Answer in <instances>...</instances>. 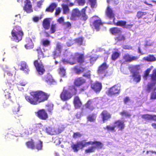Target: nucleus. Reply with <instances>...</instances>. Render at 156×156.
Here are the masks:
<instances>
[{
    "label": "nucleus",
    "mask_w": 156,
    "mask_h": 156,
    "mask_svg": "<svg viewBox=\"0 0 156 156\" xmlns=\"http://www.w3.org/2000/svg\"><path fill=\"white\" fill-rule=\"evenodd\" d=\"M49 96L48 93L39 90L30 92V95L25 96V98L30 104L35 105L47 101Z\"/></svg>",
    "instance_id": "obj_1"
},
{
    "label": "nucleus",
    "mask_w": 156,
    "mask_h": 156,
    "mask_svg": "<svg viewBox=\"0 0 156 156\" xmlns=\"http://www.w3.org/2000/svg\"><path fill=\"white\" fill-rule=\"evenodd\" d=\"M80 149H83L85 147H87L90 145H95L92 146L86 149L85 150L86 153H90L94 152L96 149H101L103 146V144L100 141H94L87 142L86 140H83L81 141L77 142Z\"/></svg>",
    "instance_id": "obj_2"
},
{
    "label": "nucleus",
    "mask_w": 156,
    "mask_h": 156,
    "mask_svg": "<svg viewBox=\"0 0 156 156\" xmlns=\"http://www.w3.org/2000/svg\"><path fill=\"white\" fill-rule=\"evenodd\" d=\"M77 93L76 88L74 85L65 87L60 94V98L63 101H66L70 99Z\"/></svg>",
    "instance_id": "obj_3"
},
{
    "label": "nucleus",
    "mask_w": 156,
    "mask_h": 156,
    "mask_svg": "<svg viewBox=\"0 0 156 156\" xmlns=\"http://www.w3.org/2000/svg\"><path fill=\"white\" fill-rule=\"evenodd\" d=\"M11 34L13 40L17 42L22 40L23 35L21 27L18 26L14 27Z\"/></svg>",
    "instance_id": "obj_4"
},
{
    "label": "nucleus",
    "mask_w": 156,
    "mask_h": 156,
    "mask_svg": "<svg viewBox=\"0 0 156 156\" xmlns=\"http://www.w3.org/2000/svg\"><path fill=\"white\" fill-rule=\"evenodd\" d=\"M107 57L104 58V62L99 66L97 71L98 74L103 77L107 75L108 72L106 70L109 67V65L107 64Z\"/></svg>",
    "instance_id": "obj_5"
},
{
    "label": "nucleus",
    "mask_w": 156,
    "mask_h": 156,
    "mask_svg": "<svg viewBox=\"0 0 156 156\" xmlns=\"http://www.w3.org/2000/svg\"><path fill=\"white\" fill-rule=\"evenodd\" d=\"M33 64L39 74L41 75L44 73L45 70L44 66L40 59L37 58V59L34 60Z\"/></svg>",
    "instance_id": "obj_6"
},
{
    "label": "nucleus",
    "mask_w": 156,
    "mask_h": 156,
    "mask_svg": "<svg viewBox=\"0 0 156 156\" xmlns=\"http://www.w3.org/2000/svg\"><path fill=\"white\" fill-rule=\"evenodd\" d=\"M121 86L119 84H115L109 88L106 93L108 96H112L119 94Z\"/></svg>",
    "instance_id": "obj_7"
},
{
    "label": "nucleus",
    "mask_w": 156,
    "mask_h": 156,
    "mask_svg": "<svg viewBox=\"0 0 156 156\" xmlns=\"http://www.w3.org/2000/svg\"><path fill=\"white\" fill-rule=\"evenodd\" d=\"M75 57H76V62L80 64L84 63V64H87L88 61L87 59V56L85 57L83 53L76 52L75 53Z\"/></svg>",
    "instance_id": "obj_8"
},
{
    "label": "nucleus",
    "mask_w": 156,
    "mask_h": 156,
    "mask_svg": "<svg viewBox=\"0 0 156 156\" xmlns=\"http://www.w3.org/2000/svg\"><path fill=\"white\" fill-rule=\"evenodd\" d=\"M95 18H97L94 20L92 23V24H90L91 26L93 28H95L97 31H98L100 30V27L103 25V23L101 22V19L99 18L97 16H94L92 17V19Z\"/></svg>",
    "instance_id": "obj_9"
},
{
    "label": "nucleus",
    "mask_w": 156,
    "mask_h": 156,
    "mask_svg": "<svg viewBox=\"0 0 156 156\" xmlns=\"http://www.w3.org/2000/svg\"><path fill=\"white\" fill-rule=\"evenodd\" d=\"M36 115L39 119L42 120H46L48 118V113L44 109L39 110L36 113Z\"/></svg>",
    "instance_id": "obj_10"
},
{
    "label": "nucleus",
    "mask_w": 156,
    "mask_h": 156,
    "mask_svg": "<svg viewBox=\"0 0 156 156\" xmlns=\"http://www.w3.org/2000/svg\"><path fill=\"white\" fill-rule=\"evenodd\" d=\"M91 88L96 93H99L102 89L101 83L96 81L91 85Z\"/></svg>",
    "instance_id": "obj_11"
},
{
    "label": "nucleus",
    "mask_w": 156,
    "mask_h": 156,
    "mask_svg": "<svg viewBox=\"0 0 156 156\" xmlns=\"http://www.w3.org/2000/svg\"><path fill=\"white\" fill-rule=\"evenodd\" d=\"M102 121L103 122L109 120L112 118V115L107 110H103L100 114Z\"/></svg>",
    "instance_id": "obj_12"
},
{
    "label": "nucleus",
    "mask_w": 156,
    "mask_h": 156,
    "mask_svg": "<svg viewBox=\"0 0 156 156\" xmlns=\"http://www.w3.org/2000/svg\"><path fill=\"white\" fill-rule=\"evenodd\" d=\"M80 11L78 8H76L73 9L71 13L70 19L72 20H75L78 17L81 16Z\"/></svg>",
    "instance_id": "obj_13"
},
{
    "label": "nucleus",
    "mask_w": 156,
    "mask_h": 156,
    "mask_svg": "<svg viewBox=\"0 0 156 156\" xmlns=\"http://www.w3.org/2000/svg\"><path fill=\"white\" fill-rule=\"evenodd\" d=\"M105 15L106 17L110 20L113 19V20H115V14L112 9L109 6H108L106 8Z\"/></svg>",
    "instance_id": "obj_14"
},
{
    "label": "nucleus",
    "mask_w": 156,
    "mask_h": 156,
    "mask_svg": "<svg viewBox=\"0 0 156 156\" xmlns=\"http://www.w3.org/2000/svg\"><path fill=\"white\" fill-rule=\"evenodd\" d=\"M113 124L115 125V127L118 129V130L120 131H122L125 127L124 122L120 120H117L115 121Z\"/></svg>",
    "instance_id": "obj_15"
},
{
    "label": "nucleus",
    "mask_w": 156,
    "mask_h": 156,
    "mask_svg": "<svg viewBox=\"0 0 156 156\" xmlns=\"http://www.w3.org/2000/svg\"><path fill=\"white\" fill-rule=\"evenodd\" d=\"M86 82V80L82 77H80L76 78L74 81L75 86H80Z\"/></svg>",
    "instance_id": "obj_16"
},
{
    "label": "nucleus",
    "mask_w": 156,
    "mask_h": 156,
    "mask_svg": "<svg viewBox=\"0 0 156 156\" xmlns=\"http://www.w3.org/2000/svg\"><path fill=\"white\" fill-rule=\"evenodd\" d=\"M73 104L75 109L80 108L82 106V103L78 96H76L74 97Z\"/></svg>",
    "instance_id": "obj_17"
},
{
    "label": "nucleus",
    "mask_w": 156,
    "mask_h": 156,
    "mask_svg": "<svg viewBox=\"0 0 156 156\" xmlns=\"http://www.w3.org/2000/svg\"><path fill=\"white\" fill-rule=\"evenodd\" d=\"M123 59L125 60L126 62H131L133 61L136 60L139 58L137 56H132L129 55L128 54H125L122 57Z\"/></svg>",
    "instance_id": "obj_18"
},
{
    "label": "nucleus",
    "mask_w": 156,
    "mask_h": 156,
    "mask_svg": "<svg viewBox=\"0 0 156 156\" xmlns=\"http://www.w3.org/2000/svg\"><path fill=\"white\" fill-rule=\"evenodd\" d=\"M156 82L151 81L148 83L147 85L146 90L148 92H150L151 90L154 91L156 90Z\"/></svg>",
    "instance_id": "obj_19"
},
{
    "label": "nucleus",
    "mask_w": 156,
    "mask_h": 156,
    "mask_svg": "<svg viewBox=\"0 0 156 156\" xmlns=\"http://www.w3.org/2000/svg\"><path fill=\"white\" fill-rule=\"evenodd\" d=\"M20 69L23 71L25 73H28L30 70L26 62L24 61L21 62L20 64Z\"/></svg>",
    "instance_id": "obj_20"
},
{
    "label": "nucleus",
    "mask_w": 156,
    "mask_h": 156,
    "mask_svg": "<svg viewBox=\"0 0 156 156\" xmlns=\"http://www.w3.org/2000/svg\"><path fill=\"white\" fill-rule=\"evenodd\" d=\"M73 69L75 73L78 75H80L84 72L86 69L85 67L78 66H74Z\"/></svg>",
    "instance_id": "obj_21"
},
{
    "label": "nucleus",
    "mask_w": 156,
    "mask_h": 156,
    "mask_svg": "<svg viewBox=\"0 0 156 156\" xmlns=\"http://www.w3.org/2000/svg\"><path fill=\"white\" fill-rule=\"evenodd\" d=\"M85 108L90 111H92L94 107L93 105V101L92 100H89L85 104Z\"/></svg>",
    "instance_id": "obj_22"
},
{
    "label": "nucleus",
    "mask_w": 156,
    "mask_h": 156,
    "mask_svg": "<svg viewBox=\"0 0 156 156\" xmlns=\"http://www.w3.org/2000/svg\"><path fill=\"white\" fill-rule=\"evenodd\" d=\"M132 77L133 80L137 83L139 82L141 79V76L139 71H134L133 73Z\"/></svg>",
    "instance_id": "obj_23"
},
{
    "label": "nucleus",
    "mask_w": 156,
    "mask_h": 156,
    "mask_svg": "<svg viewBox=\"0 0 156 156\" xmlns=\"http://www.w3.org/2000/svg\"><path fill=\"white\" fill-rule=\"evenodd\" d=\"M109 31L111 33L114 35L121 34L122 32L121 29L117 27L111 28L109 29Z\"/></svg>",
    "instance_id": "obj_24"
},
{
    "label": "nucleus",
    "mask_w": 156,
    "mask_h": 156,
    "mask_svg": "<svg viewBox=\"0 0 156 156\" xmlns=\"http://www.w3.org/2000/svg\"><path fill=\"white\" fill-rule=\"evenodd\" d=\"M42 23L43 27L45 30H48L49 29L50 24V18H46L44 19Z\"/></svg>",
    "instance_id": "obj_25"
},
{
    "label": "nucleus",
    "mask_w": 156,
    "mask_h": 156,
    "mask_svg": "<svg viewBox=\"0 0 156 156\" xmlns=\"http://www.w3.org/2000/svg\"><path fill=\"white\" fill-rule=\"evenodd\" d=\"M98 56H92L91 55L87 56V59L88 61L87 63L89 62L91 65L92 66L96 62L98 58Z\"/></svg>",
    "instance_id": "obj_26"
},
{
    "label": "nucleus",
    "mask_w": 156,
    "mask_h": 156,
    "mask_svg": "<svg viewBox=\"0 0 156 156\" xmlns=\"http://www.w3.org/2000/svg\"><path fill=\"white\" fill-rule=\"evenodd\" d=\"M57 6V5L56 3L53 2L46 8L45 11L52 13L54 11L55 9Z\"/></svg>",
    "instance_id": "obj_27"
},
{
    "label": "nucleus",
    "mask_w": 156,
    "mask_h": 156,
    "mask_svg": "<svg viewBox=\"0 0 156 156\" xmlns=\"http://www.w3.org/2000/svg\"><path fill=\"white\" fill-rule=\"evenodd\" d=\"M87 8V6H86L82 9L81 10L80 13V17H81L82 20L84 21H86L88 18L86 14L85 13Z\"/></svg>",
    "instance_id": "obj_28"
},
{
    "label": "nucleus",
    "mask_w": 156,
    "mask_h": 156,
    "mask_svg": "<svg viewBox=\"0 0 156 156\" xmlns=\"http://www.w3.org/2000/svg\"><path fill=\"white\" fill-rule=\"evenodd\" d=\"M113 23L114 25L120 26L123 28L126 24V22L124 20H120L115 22V20H113Z\"/></svg>",
    "instance_id": "obj_29"
},
{
    "label": "nucleus",
    "mask_w": 156,
    "mask_h": 156,
    "mask_svg": "<svg viewBox=\"0 0 156 156\" xmlns=\"http://www.w3.org/2000/svg\"><path fill=\"white\" fill-rule=\"evenodd\" d=\"M120 55V52L118 51H113L111 56V59L112 61L116 60L119 56Z\"/></svg>",
    "instance_id": "obj_30"
},
{
    "label": "nucleus",
    "mask_w": 156,
    "mask_h": 156,
    "mask_svg": "<svg viewBox=\"0 0 156 156\" xmlns=\"http://www.w3.org/2000/svg\"><path fill=\"white\" fill-rule=\"evenodd\" d=\"M143 59L147 62H154L156 60V58L153 55H149L147 56L144 57Z\"/></svg>",
    "instance_id": "obj_31"
},
{
    "label": "nucleus",
    "mask_w": 156,
    "mask_h": 156,
    "mask_svg": "<svg viewBox=\"0 0 156 156\" xmlns=\"http://www.w3.org/2000/svg\"><path fill=\"white\" fill-rule=\"evenodd\" d=\"M36 51H37L38 54V58L41 59V58H43L44 56V54L40 47H38L36 49Z\"/></svg>",
    "instance_id": "obj_32"
},
{
    "label": "nucleus",
    "mask_w": 156,
    "mask_h": 156,
    "mask_svg": "<svg viewBox=\"0 0 156 156\" xmlns=\"http://www.w3.org/2000/svg\"><path fill=\"white\" fill-rule=\"evenodd\" d=\"M147 14V12H145L139 11L136 13V17L138 19H140L143 18V17L146 15Z\"/></svg>",
    "instance_id": "obj_33"
},
{
    "label": "nucleus",
    "mask_w": 156,
    "mask_h": 156,
    "mask_svg": "<svg viewBox=\"0 0 156 156\" xmlns=\"http://www.w3.org/2000/svg\"><path fill=\"white\" fill-rule=\"evenodd\" d=\"M63 9V14H67L69 12V9L67 5L64 4L61 5Z\"/></svg>",
    "instance_id": "obj_34"
},
{
    "label": "nucleus",
    "mask_w": 156,
    "mask_h": 156,
    "mask_svg": "<svg viewBox=\"0 0 156 156\" xmlns=\"http://www.w3.org/2000/svg\"><path fill=\"white\" fill-rule=\"evenodd\" d=\"M19 106L18 105L15 106L12 108L13 114L14 115H17L16 116H19Z\"/></svg>",
    "instance_id": "obj_35"
},
{
    "label": "nucleus",
    "mask_w": 156,
    "mask_h": 156,
    "mask_svg": "<svg viewBox=\"0 0 156 156\" xmlns=\"http://www.w3.org/2000/svg\"><path fill=\"white\" fill-rule=\"evenodd\" d=\"M26 144L28 147L32 149H35L34 143L32 139H31L30 141L27 142Z\"/></svg>",
    "instance_id": "obj_36"
},
{
    "label": "nucleus",
    "mask_w": 156,
    "mask_h": 156,
    "mask_svg": "<svg viewBox=\"0 0 156 156\" xmlns=\"http://www.w3.org/2000/svg\"><path fill=\"white\" fill-rule=\"evenodd\" d=\"M42 142L40 140H38V142L34 144L35 149H37L38 150H41L42 149Z\"/></svg>",
    "instance_id": "obj_37"
},
{
    "label": "nucleus",
    "mask_w": 156,
    "mask_h": 156,
    "mask_svg": "<svg viewBox=\"0 0 156 156\" xmlns=\"http://www.w3.org/2000/svg\"><path fill=\"white\" fill-rule=\"evenodd\" d=\"M96 117L94 114L89 115L87 117V121L91 122H94L96 120Z\"/></svg>",
    "instance_id": "obj_38"
},
{
    "label": "nucleus",
    "mask_w": 156,
    "mask_h": 156,
    "mask_svg": "<svg viewBox=\"0 0 156 156\" xmlns=\"http://www.w3.org/2000/svg\"><path fill=\"white\" fill-rule=\"evenodd\" d=\"M83 37H80L75 39L74 41L77 44L79 45L80 46L83 44Z\"/></svg>",
    "instance_id": "obj_39"
},
{
    "label": "nucleus",
    "mask_w": 156,
    "mask_h": 156,
    "mask_svg": "<svg viewBox=\"0 0 156 156\" xmlns=\"http://www.w3.org/2000/svg\"><path fill=\"white\" fill-rule=\"evenodd\" d=\"M45 131L47 133L51 135H53L55 133L54 129L50 126L47 127L45 129Z\"/></svg>",
    "instance_id": "obj_40"
},
{
    "label": "nucleus",
    "mask_w": 156,
    "mask_h": 156,
    "mask_svg": "<svg viewBox=\"0 0 156 156\" xmlns=\"http://www.w3.org/2000/svg\"><path fill=\"white\" fill-rule=\"evenodd\" d=\"M65 29H70L72 27L71 23L69 22H64L62 24Z\"/></svg>",
    "instance_id": "obj_41"
},
{
    "label": "nucleus",
    "mask_w": 156,
    "mask_h": 156,
    "mask_svg": "<svg viewBox=\"0 0 156 156\" xmlns=\"http://www.w3.org/2000/svg\"><path fill=\"white\" fill-rule=\"evenodd\" d=\"M115 125L111 126L110 125H107L105 128H104V129H107L108 131H111L112 132H115Z\"/></svg>",
    "instance_id": "obj_42"
},
{
    "label": "nucleus",
    "mask_w": 156,
    "mask_h": 156,
    "mask_svg": "<svg viewBox=\"0 0 156 156\" xmlns=\"http://www.w3.org/2000/svg\"><path fill=\"white\" fill-rule=\"evenodd\" d=\"M151 81L156 82V69H154L151 75Z\"/></svg>",
    "instance_id": "obj_43"
},
{
    "label": "nucleus",
    "mask_w": 156,
    "mask_h": 156,
    "mask_svg": "<svg viewBox=\"0 0 156 156\" xmlns=\"http://www.w3.org/2000/svg\"><path fill=\"white\" fill-rule=\"evenodd\" d=\"M71 147L73 151L76 152H77L80 149V147L78 144H77V142L76 144H73L71 145Z\"/></svg>",
    "instance_id": "obj_44"
},
{
    "label": "nucleus",
    "mask_w": 156,
    "mask_h": 156,
    "mask_svg": "<svg viewBox=\"0 0 156 156\" xmlns=\"http://www.w3.org/2000/svg\"><path fill=\"white\" fill-rule=\"evenodd\" d=\"M125 36L121 34L119 35L116 37L115 40L118 41H124L125 40Z\"/></svg>",
    "instance_id": "obj_45"
},
{
    "label": "nucleus",
    "mask_w": 156,
    "mask_h": 156,
    "mask_svg": "<svg viewBox=\"0 0 156 156\" xmlns=\"http://www.w3.org/2000/svg\"><path fill=\"white\" fill-rule=\"evenodd\" d=\"M119 114L122 116H125L128 118H129L131 115L130 113L125 110L120 112Z\"/></svg>",
    "instance_id": "obj_46"
},
{
    "label": "nucleus",
    "mask_w": 156,
    "mask_h": 156,
    "mask_svg": "<svg viewBox=\"0 0 156 156\" xmlns=\"http://www.w3.org/2000/svg\"><path fill=\"white\" fill-rule=\"evenodd\" d=\"M129 68L131 70L134 71V72L138 71L140 69V65H138L132 66H130Z\"/></svg>",
    "instance_id": "obj_47"
},
{
    "label": "nucleus",
    "mask_w": 156,
    "mask_h": 156,
    "mask_svg": "<svg viewBox=\"0 0 156 156\" xmlns=\"http://www.w3.org/2000/svg\"><path fill=\"white\" fill-rule=\"evenodd\" d=\"M42 44L44 47H47L50 45V42L48 39H44L42 41Z\"/></svg>",
    "instance_id": "obj_48"
},
{
    "label": "nucleus",
    "mask_w": 156,
    "mask_h": 156,
    "mask_svg": "<svg viewBox=\"0 0 156 156\" xmlns=\"http://www.w3.org/2000/svg\"><path fill=\"white\" fill-rule=\"evenodd\" d=\"M141 118L146 120H151V115L149 114H145L141 115Z\"/></svg>",
    "instance_id": "obj_49"
},
{
    "label": "nucleus",
    "mask_w": 156,
    "mask_h": 156,
    "mask_svg": "<svg viewBox=\"0 0 156 156\" xmlns=\"http://www.w3.org/2000/svg\"><path fill=\"white\" fill-rule=\"evenodd\" d=\"M59 73L62 76H64L65 75L66 69L62 67H60Z\"/></svg>",
    "instance_id": "obj_50"
},
{
    "label": "nucleus",
    "mask_w": 156,
    "mask_h": 156,
    "mask_svg": "<svg viewBox=\"0 0 156 156\" xmlns=\"http://www.w3.org/2000/svg\"><path fill=\"white\" fill-rule=\"evenodd\" d=\"M48 107L47 109V111L48 112H49L51 114L52 113V111L53 109V106L52 105L48 104L46 105Z\"/></svg>",
    "instance_id": "obj_51"
},
{
    "label": "nucleus",
    "mask_w": 156,
    "mask_h": 156,
    "mask_svg": "<svg viewBox=\"0 0 156 156\" xmlns=\"http://www.w3.org/2000/svg\"><path fill=\"white\" fill-rule=\"evenodd\" d=\"M56 24H52L50 26V31L51 34L54 33L56 30Z\"/></svg>",
    "instance_id": "obj_52"
},
{
    "label": "nucleus",
    "mask_w": 156,
    "mask_h": 156,
    "mask_svg": "<svg viewBox=\"0 0 156 156\" xmlns=\"http://www.w3.org/2000/svg\"><path fill=\"white\" fill-rule=\"evenodd\" d=\"M151 69L150 68L147 69L145 71L144 75H143V78L145 80H146L147 77L149 75V73L150 72Z\"/></svg>",
    "instance_id": "obj_53"
},
{
    "label": "nucleus",
    "mask_w": 156,
    "mask_h": 156,
    "mask_svg": "<svg viewBox=\"0 0 156 156\" xmlns=\"http://www.w3.org/2000/svg\"><path fill=\"white\" fill-rule=\"evenodd\" d=\"M45 81L47 83L50 84H53L55 83V80L51 78H47Z\"/></svg>",
    "instance_id": "obj_54"
},
{
    "label": "nucleus",
    "mask_w": 156,
    "mask_h": 156,
    "mask_svg": "<svg viewBox=\"0 0 156 156\" xmlns=\"http://www.w3.org/2000/svg\"><path fill=\"white\" fill-rule=\"evenodd\" d=\"M107 2L108 4H112L114 5H116L119 3L118 0H107Z\"/></svg>",
    "instance_id": "obj_55"
},
{
    "label": "nucleus",
    "mask_w": 156,
    "mask_h": 156,
    "mask_svg": "<svg viewBox=\"0 0 156 156\" xmlns=\"http://www.w3.org/2000/svg\"><path fill=\"white\" fill-rule=\"evenodd\" d=\"M85 72L84 73L83 76L88 78H90V71L88 70L86 71H85L84 72Z\"/></svg>",
    "instance_id": "obj_56"
},
{
    "label": "nucleus",
    "mask_w": 156,
    "mask_h": 156,
    "mask_svg": "<svg viewBox=\"0 0 156 156\" xmlns=\"http://www.w3.org/2000/svg\"><path fill=\"white\" fill-rule=\"evenodd\" d=\"M75 2L77 3L79 5L83 6L85 3V0H75Z\"/></svg>",
    "instance_id": "obj_57"
},
{
    "label": "nucleus",
    "mask_w": 156,
    "mask_h": 156,
    "mask_svg": "<svg viewBox=\"0 0 156 156\" xmlns=\"http://www.w3.org/2000/svg\"><path fill=\"white\" fill-rule=\"evenodd\" d=\"M71 58L72 59V61L70 62V64L73 65L76 64L77 62L76 60V57H75V55H74V56L71 55V57H70V59Z\"/></svg>",
    "instance_id": "obj_58"
},
{
    "label": "nucleus",
    "mask_w": 156,
    "mask_h": 156,
    "mask_svg": "<svg viewBox=\"0 0 156 156\" xmlns=\"http://www.w3.org/2000/svg\"><path fill=\"white\" fill-rule=\"evenodd\" d=\"M62 48V46L61 43L58 42L57 43L56 49L58 51L61 52Z\"/></svg>",
    "instance_id": "obj_59"
},
{
    "label": "nucleus",
    "mask_w": 156,
    "mask_h": 156,
    "mask_svg": "<svg viewBox=\"0 0 156 156\" xmlns=\"http://www.w3.org/2000/svg\"><path fill=\"white\" fill-rule=\"evenodd\" d=\"M4 95L6 98L11 99V96H10V93L8 92L7 90L4 91Z\"/></svg>",
    "instance_id": "obj_60"
},
{
    "label": "nucleus",
    "mask_w": 156,
    "mask_h": 156,
    "mask_svg": "<svg viewBox=\"0 0 156 156\" xmlns=\"http://www.w3.org/2000/svg\"><path fill=\"white\" fill-rule=\"evenodd\" d=\"M90 3L91 7L93 8L95 7L96 4V0H89Z\"/></svg>",
    "instance_id": "obj_61"
},
{
    "label": "nucleus",
    "mask_w": 156,
    "mask_h": 156,
    "mask_svg": "<svg viewBox=\"0 0 156 156\" xmlns=\"http://www.w3.org/2000/svg\"><path fill=\"white\" fill-rule=\"evenodd\" d=\"M82 136V134L79 132L74 133L73 135V137L76 138L77 137H80Z\"/></svg>",
    "instance_id": "obj_62"
},
{
    "label": "nucleus",
    "mask_w": 156,
    "mask_h": 156,
    "mask_svg": "<svg viewBox=\"0 0 156 156\" xmlns=\"http://www.w3.org/2000/svg\"><path fill=\"white\" fill-rule=\"evenodd\" d=\"M87 88V87H83L80 88L78 90L79 93L81 94L83 92H84Z\"/></svg>",
    "instance_id": "obj_63"
},
{
    "label": "nucleus",
    "mask_w": 156,
    "mask_h": 156,
    "mask_svg": "<svg viewBox=\"0 0 156 156\" xmlns=\"http://www.w3.org/2000/svg\"><path fill=\"white\" fill-rule=\"evenodd\" d=\"M44 2V0H40L37 2V6L39 8H41V5H43V3Z\"/></svg>",
    "instance_id": "obj_64"
}]
</instances>
